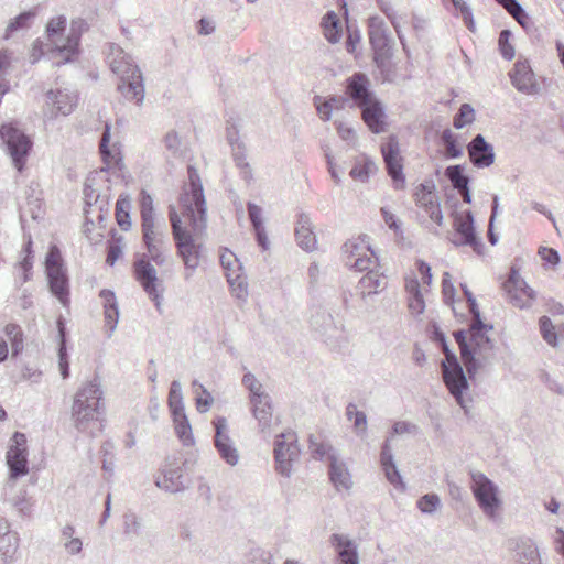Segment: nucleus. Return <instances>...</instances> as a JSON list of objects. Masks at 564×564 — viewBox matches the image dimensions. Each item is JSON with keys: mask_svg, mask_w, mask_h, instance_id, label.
I'll return each instance as SVG.
<instances>
[{"mask_svg": "<svg viewBox=\"0 0 564 564\" xmlns=\"http://www.w3.org/2000/svg\"><path fill=\"white\" fill-rule=\"evenodd\" d=\"M101 400L102 391L97 379L87 382L76 392L72 405V419L78 432L95 437L101 431Z\"/></svg>", "mask_w": 564, "mask_h": 564, "instance_id": "1", "label": "nucleus"}, {"mask_svg": "<svg viewBox=\"0 0 564 564\" xmlns=\"http://www.w3.org/2000/svg\"><path fill=\"white\" fill-rule=\"evenodd\" d=\"M108 61L111 70L119 78L117 89L127 100L140 105L144 98L143 77L132 56L112 43Z\"/></svg>", "mask_w": 564, "mask_h": 564, "instance_id": "2", "label": "nucleus"}, {"mask_svg": "<svg viewBox=\"0 0 564 564\" xmlns=\"http://www.w3.org/2000/svg\"><path fill=\"white\" fill-rule=\"evenodd\" d=\"M431 339L436 343L445 358L441 361L443 381L458 405L465 409L464 392L468 389V381L463 367L456 356L451 350L443 330L436 325H432Z\"/></svg>", "mask_w": 564, "mask_h": 564, "instance_id": "3", "label": "nucleus"}, {"mask_svg": "<svg viewBox=\"0 0 564 564\" xmlns=\"http://www.w3.org/2000/svg\"><path fill=\"white\" fill-rule=\"evenodd\" d=\"M188 187H184L180 195V205L183 216L188 220L189 226L199 234L206 229V199L200 176L193 165L187 166Z\"/></svg>", "mask_w": 564, "mask_h": 564, "instance_id": "4", "label": "nucleus"}, {"mask_svg": "<svg viewBox=\"0 0 564 564\" xmlns=\"http://www.w3.org/2000/svg\"><path fill=\"white\" fill-rule=\"evenodd\" d=\"M169 218L177 254L183 260L185 268L188 271H194L199 265L203 249V245L197 242V239L203 237L206 229L196 234L192 226L191 230L184 227L181 216L173 206L169 207Z\"/></svg>", "mask_w": 564, "mask_h": 564, "instance_id": "5", "label": "nucleus"}, {"mask_svg": "<svg viewBox=\"0 0 564 564\" xmlns=\"http://www.w3.org/2000/svg\"><path fill=\"white\" fill-rule=\"evenodd\" d=\"M474 325L475 319L471 318L468 330L457 329L453 333L455 341L459 347L460 358L470 380L475 379L477 371L487 362L490 355L488 351L494 347L488 336L487 341L473 340Z\"/></svg>", "mask_w": 564, "mask_h": 564, "instance_id": "6", "label": "nucleus"}, {"mask_svg": "<svg viewBox=\"0 0 564 564\" xmlns=\"http://www.w3.org/2000/svg\"><path fill=\"white\" fill-rule=\"evenodd\" d=\"M368 35L373 51V61L378 68L386 69L392 57L393 40L383 20L379 17L369 19Z\"/></svg>", "mask_w": 564, "mask_h": 564, "instance_id": "7", "label": "nucleus"}, {"mask_svg": "<svg viewBox=\"0 0 564 564\" xmlns=\"http://www.w3.org/2000/svg\"><path fill=\"white\" fill-rule=\"evenodd\" d=\"M0 137L6 144L7 152L11 156L13 165L21 172L24 169L33 142L29 135L12 123L0 127Z\"/></svg>", "mask_w": 564, "mask_h": 564, "instance_id": "8", "label": "nucleus"}, {"mask_svg": "<svg viewBox=\"0 0 564 564\" xmlns=\"http://www.w3.org/2000/svg\"><path fill=\"white\" fill-rule=\"evenodd\" d=\"M300 448L296 435L293 431L279 434L274 442V460L276 471L290 477L292 471V463L299 457Z\"/></svg>", "mask_w": 564, "mask_h": 564, "instance_id": "9", "label": "nucleus"}, {"mask_svg": "<svg viewBox=\"0 0 564 564\" xmlns=\"http://www.w3.org/2000/svg\"><path fill=\"white\" fill-rule=\"evenodd\" d=\"M6 458L11 479H19L29 474L28 446L24 433L15 432L12 435Z\"/></svg>", "mask_w": 564, "mask_h": 564, "instance_id": "10", "label": "nucleus"}, {"mask_svg": "<svg viewBox=\"0 0 564 564\" xmlns=\"http://www.w3.org/2000/svg\"><path fill=\"white\" fill-rule=\"evenodd\" d=\"M344 263L347 268L362 272L369 269L378 258L370 246L362 240H348L341 247Z\"/></svg>", "mask_w": 564, "mask_h": 564, "instance_id": "11", "label": "nucleus"}, {"mask_svg": "<svg viewBox=\"0 0 564 564\" xmlns=\"http://www.w3.org/2000/svg\"><path fill=\"white\" fill-rule=\"evenodd\" d=\"M133 270L137 281L154 302L155 308L161 313L162 295L158 290L159 279L156 270L145 254L134 261Z\"/></svg>", "mask_w": 564, "mask_h": 564, "instance_id": "12", "label": "nucleus"}, {"mask_svg": "<svg viewBox=\"0 0 564 564\" xmlns=\"http://www.w3.org/2000/svg\"><path fill=\"white\" fill-rule=\"evenodd\" d=\"M381 153L388 175L393 182L395 189H402L405 185L402 158L400 156L399 141L395 135H390L381 145Z\"/></svg>", "mask_w": 564, "mask_h": 564, "instance_id": "13", "label": "nucleus"}, {"mask_svg": "<svg viewBox=\"0 0 564 564\" xmlns=\"http://www.w3.org/2000/svg\"><path fill=\"white\" fill-rule=\"evenodd\" d=\"M502 289L507 293L508 300L519 307L532 305L536 297L535 291L528 285L516 268H511L510 275L503 282Z\"/></svg>", "mask_w": 564, "mask_h": 564, "instance_id": "14", "label": "nucleus"}, {"mask_svg": "<svg viewBox=\"0 0 564 564\" xmlns=\"http://www.w3.org/2000/svg\"><path fill=\"white\" fill-rule=\"evenodd\" d=\"M454 229L458 240H453L456 246H470L477 254H482L484 243L477 236L474 226V217L470 210L455 213Z\"/></svg>", "mask_w": 564, "mask_h": 564, "instance_id": "15", "label": "nucleus"}, {"mask_svg": "<svg viewBox=\"0 0 564 564\" xmlns=\"http://www.w3.org/2000/svg\"><path fill=\"white\" fill-rule=\"evenodd\" d=\"M213 424L215 427V448L226 464L236 466L239 462V452L229 436L227 420L224 416H217Z\"/></svg>", "mask_w": 564, "mask_h": 564, "instance_id": "16", "label": "nucleus"}, {"mask_svg": "<svg viewBox=\"0 0 564 564\" xmlns=\"http://www.w3.org/2000/svg\"><path fill=\"white\" fill-rule=\"evenodd\" d=\"M345 94L349 99L350 108L360 109L376 98L370 80L364 73H355L346 79Z\"/></svg>", "mask_w": 564, "mask_h": 564, "instance_id": "17", "label": "nucleus"}, {"mask_svg": "<svg viewBox=\"0 0 564 564\" xmlns=\"http://www.w3.org/2000/svg\"><path fill=\"white\" fill-rule=\"evenodd\" d=\"M471 476V490L476 501L484 512L494 518V482L484 474L474 471Z\"/></svg>", "mask_w": 564, "mask_h": 564, "instance_id": "18", "label": "nucleus"}, {"mask_svg": "<svg viewBox=\"0 0 564 564\" xmlns=\"http://www.w3.org/2000/svg\"><path fill=\"white\" fill-rule=\"evenodd\" d=\"M511 85L525 94H535L539 90L532 67L528 62H517L509 74Z\"/></svg>", "mask_w": 564, "mask_h": 564, "instance_id": "19", "label": "nucleus"}, {"mask_svg": "<svg viewBox=\"0 0 564 564\" xmlns=\"http://www.w3.org/2000/svg\"><path fill=\"white\" fill-rule=\"evenodd\" d=\"M86 30L87 23L83 19L72 21L66 43L63 45H56L55 48L57 54L63 58L64 63L72 62L73 58L79 53L80 37L83 32Z\"/></svg>", "mask_w": 564, "mask_h": 564, "instance_id": "20", "label": "nucleus"}, {"mask_svg": "<svg viewBox=\"0 0 564 564\" xmlns=\"http://www.w3.org/2000/svg\"><path fill=\"white\" fill-rule=\"evenodd\" d=\"M361 118L372 133H381L387 127V116L382 102L376 97L360 108Z\"/></svg>", "mask_w": 564, "mask_h": 564, "instance_id": "21", "label": "nucleus"}, {"mask_svg": "<svg viewBox=\"0 0 564 564\" xmlns=\"http://www.w3.org/2000/svg\"><path fill=\"white\" fill-rule=\"evenodd\" d=\"M414 198L416 205L424 208L433 221L437 225H442L443 215L440 203L433 192V186L430 187L426 184H420L415 189Z\"/></svg>", "mask_w": 564, "mask_h": 564, "instance_id": "22", "label": "nucleus"}, {"mask_svg": "<svg viewBox=\"0 0 564 564\" xmlns=\"http://www.w3.org/2000/svg\"><path fill=\"white\" fill-rule=\"evenodd\" d=\"M470 162L477 167H487L494 163V147L481 134H477L467 145Z\"/></svg>", "mask_w": 564, "mask_h": 564, "instance_id": "23", "label": "nucleus"}, {"mask_svg": "<svg viewBox=\"0 0 564 564\" xmlns=\"http://www.w3.org/2000/svg\"><path fill=\"white\" fill-rule=\"evenodd\" d=\"M460 289L466 297L471 318L475 319V325L473 327V340L487 341V330L494 329V325L484 323L476 299L471 291L468 289L467 284L460 283Z\"/></svg>", "mask_w": 564, "mask_h": 564, "instance_id": "24", "label": "nucleus"}, {"mask_svg": "<svg viewBox=\"0 0 564 564\" xmlns=\"http://www.w3.org/2000/svg\"><path fill=\"white\" fill-rule=\"evenodd\" d=\"M365 271L368 272L360 279L357 285L362 299L367 295L376 294L387 286V279L379 270L378 260Z\"/></svg>", "mask_w": 564, "mask_h": 564, "instance_id": "25", "label": "nucleus"}, {"mask_svg": "<svg viewBox=\"0 0 564 564\" xmlns=\"http://www.w3.org/2000/svg\"><path fill=\"white\" fill-rule=\"evenodd\" d=\"M77 100V94L68 89H51L46 93V102L56 109V115L68 116L72 113Z\"/></svg>", "mask_w": 564, "mask_h": 564, "instance_id": "26", "label": "nucleus"}, {"mask_svg": "<svg viewBox=\"0 0 564 564\" xmlns=\"http://www.w3.org/2000/svg\"><path fill=\"white\" fill-rule=\"evenodd\" d=\"M380 463L384 471L388 481L393 485L397 489H405V485L402 481V477L394 463L392 451L390 447L389 440H386L381 447Z\"/></svg>", "mask_w": 564, "mask_h": 564, "instance_id": "27", "label": "nucleus"}, {"mask_svg": "<svg viewBox=\"0 0 564 564\" xmlns=\"http://www.w3.org/2000/svg\"><path fill=\"white\" fill-rule=\"evenodd\" d=\"M295 237L297 245L305 251H313L316 248V236L313 231L311 218L307 214L301 213L297 216Z\"/></svg>", "mask_w": 564, "mask_h": 564, "instance_id": "28", "label": "nucleus"}, {"mask_svg": "<svg viewBox=\"0 0 564 564\" xmlns=\"http://www.w3.org/2000/svg\"><path fill=\"white\" fill-rule=\"evenodd\" d=\"M329 480L336 490H348L352 486L351 476L346 464L338 459L337 455L329 456L328 464Z\"/></svg>", "mask_w": 564, "mask_h": 564, "instance_id": "29", "label": "nucleus"}, {"mask_svg": "<svg viewBox=\"0 0 564 564\" xmlns=\"http://www.w3.org/2000/svg\"><path fill=\"white\" fill-rule=\"evenodd\" d=\"M99 296L104 301L105 326L108 328L107 337L110 338L119 321V308L116 295L111 290L104 289L100 291Z\"/></svg>", "mask_w": 564, "mask_h": 564, "instance_id": "30", "label": "nucleus"}, {"mask_svg": "<svg viewBox=\"0 0 564 564\" xmlns=\"http://www.w3.org/2000/svg\"><path fill=\"white\" fill-rule=\"evenodd\" d=\"M46 275L52 294L57 297L64 306H67L69 304V283L66 271L57 270L46 273Z\"/></svg>", "mask_w": 564, "mask_h": 564, "instance_id": "31", "label": "nucleus"}, {"mask_svg": "<svg viewBox=\"0 0 564 564\" xmlns=\"http://www.w3.org/2000/svg\"><path fill=\"white\" fill-rule=\"evenodd\" d=\"M253 416L258 420L261 431L270 427L272 421V404L269 394L251 398Z\"/></svg>", "mask_w": 564, "mask_h": 564, "instance_id": "32", "label": "nucleus"}, {"mask_svg": "<svg viewBox=\"0 0 564 564\" xmlns=\"http://www.w3.org/2000/svg\"><path fill=\"white\" fill-rule=\"evenodd\" d=\"M247 210H248L251 226L254 231L256 240H257L258 245L263 250H267L269 248V240L267 237V232H265V228H264V224H263V219H262V209L257 204L248 202Z\"/></svg>", "mask_w": 564, "mask_h": 564, "instance_id": "33", "label": "nucleus"}, {"mask_svg": "<svg viewBox=\"0 0 564 564\" xmlns=\"http://www.w3.org/2000/svg\"><path fill=\"white\" fill-rule=\"evenodd\" d=\"M219 261L221 267L227 271V279L231 286L237 285L239 292L247 294V283L245 279H242L241 274H237L235 279H232L231 271H234V265L237 264L238 269L241 270V263L239 259L232 253L230 250L225 249L219 257Z\"/></svg>", "mask_w": 564, "mask_h": 564, "instance_id": "34", "label": "nucleus"}, {"mask_svg": "<svg viewBox=\"0 0 564 564\" xmlns=\"http://www.w3.org/2000/svg\"><path fill=\"white\" fill-rule=\"evenodd\" d=\"M37 15V8H33L28 11H23L15 18L11 19L4 30L2 39L4 41L10 40L15 33L20 31L29 30L33 23V20Z\"/></svg>", "mask_w": 564, "mask_h": 564, "instance_id": "35", "label": "nucleus"}, {"mask_svg": "<svg viewBox=\"0 0 564 564\" xmlns=\"http://www.w3.org/2000/svg\"><path fill=\"white\" fill-rule=\"evenodd\" d=\"M332 543L337 549L338 564H359L357 549L352 541L335 533L332 535Z\"/></svg>", "mask_w": 564, "mask_h": 564, "instance_id": "36", "label": "nucleus"}, {"mask_svg": "<svg viewBox=\"0 0 564 564\" xmlns=\"http://www.w3.org/2000/svg\"><path fill=\"white\" fill-rule=\"evenodd\" d=\"M57 330H58V365L59 371L63 379H67L69 377V359L67 354V335H66V325L65 321L62 316L58 317L57 322Z\"/></svg>", "mask_w": 564, "mask_h": 564, "instance_id": "37", "label": "nucleus"}, {"mask_svg": "<svg viewBox=\"0 0 564 564\" xmlns=\"http://www.w3.org/2000/svg\"><path fill=\"white\" fill-rule=\"evenodd\" d=\"M155 485L170 492H180L185 489L181 467L164 470L163 477L156 479Z\"/></svg>", "mask_w": 564, "mask_h": 564, "instance_id": "38", "label": "nucleus"}, {"mask_svg": "<svg viewBox=\"0 0 564 564\" xmlns=\"http://www.w3.org/2000/svg\"><path fill=\"white\" fill-rule=\"evenodd\" d=\"M324 36L329 43H337L341 37V28L338 15L334 11H328L322 19Z\"/></svg>", "mask_w": 564, "mask_h": 564, "instance_id": "39", "label": "nucleus"}, {"mask_svg": "<svg viewBox=\"0 0 564 564\" xmlns=\"http://www.w3.org/2000/svg\"><path fill=\"white\" fill-rule=\"evenodd\" d=\"M378 167L376 163L368 156L364 155L357 160L350 170V177L355 181L366 183L371 174L377 172Z\"/></svg>", "mask_w": 564, "mask_h": 564, "instance_id": "40", "label": "nucleus"}, {"mask_svg": "<svg viewBox=\"0 0 564 564\" xmlns=\"http://www.w3.org/2000/svg\"><path fill=\"white\" fill-rule=\"evenodd\" d=\"M3 332L11 344V356L17 358L24 349V333L15 323L7 324Z\"/></svg>", "mask_w": 564, "mask_h": 564, "instance_id": "41", "label": "nucleus"}, {"mask_svg": "<svg viewBox=\"0 0 564 564\" xmlns=\"http://www.w3.org/2000/svg\"><path fill=\"white\" fill-rule=\"evenodd\" d=\"M175 427V433L184 446H192L194 444V436L192 426L187 419L186 413L172 416Z\"/></svg>", "mask_w": 564, "mask_h": 564, "instance_id": "42", "label": "nucleus"}, {"mask_svg": "<svg viewBox=\"0 0 564 564\" xmlns=\"http://www.w3.org/2000/svg\"><path fill=\"white\" fill-rule=\"evenodd\" d=\"M167 404L172 416L185 413V406L183 402L182 386L178 380H173L170 386L167 395Z\"/></svg>", "mask_w": 564, "mask_h": 564, "instance_id": "43", "label": "nucleus"}, {"mask_svg": "<svg viewBox=\"0 0 564 564\" xmlns=\"http://www.w3.org/2000/svg\"><path fill=\"white\" fill-rule=\"evenodd\" d=\"M130 206L129 198L120 195L116 203V220L119 227L124 231L129 230L131 227Z\"/></svg>", "mask_w": 564, "mask_h": 564, "instance_id": "44", "label": "nucleus"}, {"mask_svg": "<svg viewBox=\"0 0 564 564\" xmlns=\"http://www.w3.org/2000/svg\"><path fill=\"white\" fill-rule=\"evenodd\" d=\"M441 142L445 148L446 155L451 159H457L463 155V149L457 141V135L451 129H445L441 134Z\"/></svg>", "mask_w": 564, "mask_h": 564, "instance_id": "45", "label": "nucleus"}, {"mask_svg": "<svg viewBox=\"0 0 564 564\" xmlns=\"http://www.w3.org/2000/svg\"><path fill=\"white\" fill-rule=\"evenodd\" d=\"M17 540L9 532L0 533V564H8V561L12 558L18 549Z\"/></svg>", "mask_w": 564, "mask_h": 564, "instance_id": "46", "label": "nucleus"}, {"mask_svg": "<svg viewBox=\"0 0 564 564\" xmlns=\"http://www.w3.org/2000/svg\"><path fill=\"white\" fill-rule=\"evenodd\" d=\"M142 240L145 247L164 243V235L155 230V220L141 221Z\"/></svg>", "mask_w": 564, "mask_h": 564, "instance_id": "47", "label": "nucleus"}, {"mask_svg": "<svg viewBox=\"0 0 564 564\" xmlns=\"http://www.w3.org/2000/svg\"><path fill=\"white\" fill-rule=\"evenodd\" d=\"M408 291L410 292V302L409 308L416 314H420L424 311L425 304L423 300V295L420 291V284L417 280H412L406 285Z\"/></svg>", "mask_w": 564, "mask_h": 564, "instance_id": "48", "label": "nucleus"}, {"mask_svg": "<svg viewBox=\"0 0 564 564\" xmlns=\"http://www.w3.org/2000/svg\"><path fill=\"white\" fill-rule=\"evenodd\" d=\"M475 120V110L469 104H463L453 118V126L459 130Z\"/></svg>", "mask_w": 564, "mask_h": 564, "instance_id": "49", "label": "nucleus"}, {"mask_svg": "<svg viewBox=\"0 0 564 564\" xmlns=\"http://www.w3.org/2000/svg\"><path fill=\"white\" fill-rule=\"evenodd\" d=\"M377 4L382 13L386 14V17L390 20L392 26L394 28L398 37L403 45V48H405V40L401 32L400 24L397 20L395 11L393 10L391 2L389 0H377Z\"/></svg>", "mask_w": 564, "mask_h": 564, "instance_id": "50", "label": "nucleus"}, {"mask_svg": "<svg viewBox=\"0 0 564 564\" xmlns=\"http://www.w3.org/2000/svg\"><path fill=\"white\" fill-rule=\"evenodd\" d=\"M422 513L432 514L441 507V499L436 494H425L416 501Z\"/></svg>", "mask_w": 564, "mask_h": 564, "instance_id": "51", "label": "nucleus"}, {"mask_svg": "<svg viewBox=\"0 0 564 564\" xmlns=\"http://www.w3.org/2000/svg\"><path fill=\"white\" fill-rule=\"evenodd\" d=\"M310 448L315 459L322 460L326 458L328 463L329 456L337 455L336 451L330 445L316 442L313 435L310 436Z\"/></svg>", "mask_w": 564, "mask_h": 564, "instance_id": "52", "label": "nucleus"}, {"mask_svg": "<svg viewBox=\"0 0 564 564\" xmlns=\"http://www.w3.org/2000/svg\"><path fill=\"white\" fill-rule=\"evenodd\" d=\"M45 269L46 273L55 272L57 270H64L61 250L55 245L51 246L47 251L45 258Z\"/></svg>", "mask_w": 564, "mask_h": 564, "instance_id": "53", "label": "nucleus"}, {"mask_svg": "<svg viewBox=\"0 0 564 564\" xmlns=\"http://www.w3.org/2000/svg\"><path fill=\"white\" fill-rule=\"evenodd\" d=\"M498 3L506 9V11L512 15L514 20L518 21L520 25H524L527 20V15L523 11V8L517 0H496Z\"/></svg>", "mask_w": 564, "mask_h": 564, "instance_id": "54", "label": "nucleus"}, {"mask_svg": "<svg viewBox=\"0 0 564 564\" xmlns=\"http://www.w3.org/2000/svg\"><path fill=\"white\" fill-rule=\"evenodd\" d=\"M140 214L141 221L154 220L153 198L144 189L140 193Z\"/></svg>", "mask_w": 564, "mask_h": 564, "instance_id": "55", "label": "nucleus"}, {"mask_svg": "<svg viewBox=\"0 0 564 564\" xmlns=\"http://www.w3.org/2000/svg\"><path fill=\"white\" fill-rule=\"evenodd\" d=\"M26 206L20 209V219L23 220L24 215H30L32 219L36 220L41 217L42 199L39 196L28 194Z\"/></svg>", "mask_w": 564, "mask_h": 564, "instance_id": "56", "label": "nucleus"}, {"mask_svg": "<svg viewBox=\"0 0 564 564\" xmlns=\"http://www.w3.org/2000/svg\"><path fill=\"white\" fill-rule=\"evenodd\" d=\"M442 294H443L444 303L446 305H451L454 314L456 315L455 307L453 306L454 302H455L456 290L452 282V275L448 272H444V274H443Z\"/></svg>", "mask_w": 564, "mask_h": 564, "instance_id": "57", "label": "nucleus"}, {"mask_svg": "<svg viewBox=\"0 0 564 564\" xmlns=\"http://www.w3.org/2000/svg\"><path fill=\"white\" fill-rule=\"evenodd\" d=\"M141 532V521L139 517L132 512L128 511L123 514V534L127 536L135 535L138 536Z\"/></svg>", "mask_w": 564, "mask_h": 564, "instance_id": "58", "label": "nucleus"}, {"mask_svg": "<svg viewBox=\"0 0 564 564\" xmlns=\"http://www.w3.org/2000/svg\"><path fill=\"white\" fill-rule=\"evenodd\" d=\"M109 142H110V124L106 123L105 129L102 131L100 142H99V152L101 154V158L104 162L110 163L111 161L116 160V156L111 153L109 149Z\"/></svg>", "mask_w": 564, "mask_h": 564, "instance_id": "59", "label": "nucleus"}, {"mask_svg": "<svg viewBox=\"0 0 564 564\" xmlns=\"http://www.w3.org/2000/svg\"><path fill=\"white\" fill-rule=\"evenodd\" d=\"M311 325L315 330L323 335L333 326V318L330 314H327L326 312H317L312 316Z\"/></svg>", "mask_w": 564, "mask_h": 564, "instance_id": "60", "label": "nucleus"}, {"mask_svg": "<svg viewBox=\"0 0 564 564\" xmlns=\"http://www.w3.org/2000/svg\"><path fill=\"white\" fill-rule=\"evenodd\" d=\"M511 36H512V33L510 31H508V30L501 31L500 32V36H499L500 54L507 61H512V58H513V56L516 54L513 45L510 42Z\"/></svg>", "mask_w": 564, "mask_h": 564, "instance_id": "61", "label": "nucleus"}, {"mask_svg": "<svg viewBox=\"0 0 564 564\" xmlns=\"http://www.w3.org/2000/svg\"><path fill=\"white\" fill-rule=\"evenodd\" d=\"M538 254L544 267L550 265L554 268L561 262L558 252L552 249V247L541 246L538 250Z\"/></svg>", "mask_w": 564, "mask_h": 564, "instance_id": "62", "label": "nucleus"}, {"mask_svg": "<svg viewBox=\"0 0 564 564\" xmlns=\"http://www.w3.org/2000/svg\"><path fill=\"white\" fill-rule=\"evenodd\" d=\"M455 10L457 13L462 17L465 25L474 32L475 23L473 19V13L470 8L467 6V3L464 0H452Z\"/></svg>", "mask_w": 564, "mask_h": 564, "instance_id": "63", "label": "nucleus"}, {"mask_svg": "<svg viewBox=\"0 0 564 564\" xmlns=\"http://www.w3.org/2000/svg\"><path fill=\"white\" fill-rule=\"evenodd\" d=\"M540 328L542 333V337L545 339V341L551 345H556V334L554 333V326L547 316H542L540 319Z\"/></svg>", "mask_w": 564, "mask_h": 564, "instance_id": "64", "label": "nucleus"}]
</instances>
